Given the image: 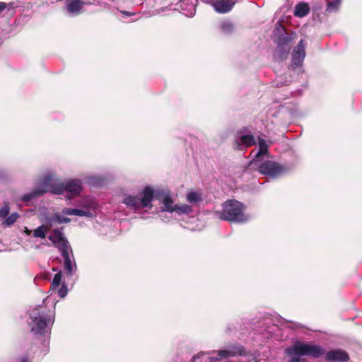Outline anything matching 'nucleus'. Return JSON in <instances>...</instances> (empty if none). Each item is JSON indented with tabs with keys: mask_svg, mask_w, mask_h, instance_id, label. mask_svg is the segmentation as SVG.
Returning a JSON list of instances; mask_svg holds the SVG:
<instances>
[{
	"mask_svg": "<svg viewBox=\"0 0 362 362\" xmlns=\"http://www.w3.org/2000/svg\"><path fill=\"white\" fill-rule=\"evenodd\" d=\"M18 217H19V215L18 213H16V212L12 213L8 217L6 218L3 224L5 226H11L17 221Z\"/></svg>",
	"mask_w": 362,
	"mask_h": 362,
	"instance_id": "27",
	"label": "nucleus"
},
{
	"mask_svg": "<svg viewBox=\"0 0 362 362\" xmlns=\"http://www.w3.org/2000/svg\"><path fill=\"white\" fill-rule=\"evenodd\" d=\"M46 218L48 220L49 223L52 224V226H53L54 223H57L60 224L69 223L71 221V219L69 218L64 217L59 213H56L52 216H47Z\"/></svg>",
	"mask_w": 362,
	"mask_h": 362,
	"instance_id": "21",
	"label": "nucleus"
},
{
	"mask_svg": "<svg viewBox=\"0 0 362 362\" xmlns=\"http://www.w3.org/2000/svg\"><path fill=\"white\" fill-rule=\"evenodd\" d=\"M87 181L89 184L94 185V186H98L101 184L102 180L95 176H90L87 178Z\"/></svg>",
	"mask_w": 362,
	"mask_h": 362,
	"instance_id": "29",
	"label": "nucleus"
},
{
	"mask_svg": "<svg viewBox=\"0 0 362 362\" xmlns=\"http://www.w3.org/2000/svg\"><path fill=\"white\" fill-rule=\"evenodd\" d=\"M20 362H28V360L26 358H23Z\"/></svg>",
	"mask_w": 362,
	"mask_h": 362,
	"instance_id": "34",
	"label": "nucleus"
},
{
	"mask_svg": "<svg viewBox=\"0 0 362 362\" xmlns=\"http://www.w3.org/2000/svg\"><path fill=\"white\" fill-rule=\"evenodd\" d=\"M221 29L223 33L230 35L234 30V25L230 21H226L221 23Z\"/></svg>",
	"mask_w": 362,
	"mask_h": 362,
	"instance_id": "26",
	"label": "nucleus"
},
{
	"mask_svg": "<svg viewBox=\"0 0 362 362\" xmlns=\"http://www.w3.org/2000/svg\"><path fill=\"white\" fill-rule=\"evenodd\" d=\"M62 214L69 216H78L85 217H93V213L85 211L81 209L64 208L62 211Z\"/></svg>",
	"mask_w": 362,
	"mask_h": 362,
	"instance_id": "18",
	"label": "nucleus"
},
{
	"mask_svg": "<svg viewBox=\"0 0 362 362\" xmlns=\"http://www.w3.org/2000/svg\"><path fill=\"white\" fill-rule=\"evenodd\" d=\"M62 230V228L54 229L48 238L58 248L64 259V269L66 275L72 276L76 271L77 266L71 247Z\"/></svg>",
	"mask_w": 362,
	"mask_h": 362,
	"instance_id": "2",
	"label": "nucleus"
},
{
	"mask_svg": "<svg viewBox=\"0 0 362 362\" xmlns=\"http://www.w3.org/2000/svg\"><path fill=\"white\" fill-rule=\"evenodd\" d=\"M67 293H68L67 287L65 285V284H63L62 286L58 290V295L61 298H63L67 295Z\"/></svg>",
	"mask_w": 362,
	"mask_h": 362,
	"instance_id": "31",
	"label": "nucleus"
},
{
	"mask_svg": "<svg viewBox=\"0 0 362 362\" xmlns=\"http://www.w3.org/2000/svg\"><path fill=\"white\" fill-rule=\"evenodd\" d=\"M52 228V224L49 223L47 218H45V223L37 227L33 231V236L36 238H45L47 232Z\"/></svg>",
	"mask_w": 362,
	"mask_h": 362,
	"instance_id": "17",
	"label": "nucleus"
},
{
	"mask_svg": "<svg viewBox=\"0 0 362 362\" xmlns=\"http://www.w3.org/2000/svg\"><path fill=\"white\" fill-rule=\"evenodd\" d=\"M259 150L255 153V159L249 163L251 168H257L259 173L267 175L270 177H276L285 171L284 166L272 160H266L258 163L262 160V157L268 153V145L266 141L262 138L258 139Z\"/></svg>",
	"mask_w": 362,
	"mask_h": 362,
	"instance_id": "4",
	"label": "nucleus"
},
{
	"mask_svg": "<svg viewBox=\"0 0 362 362\" xmlns=\"http://www.w3.org/2000/svg\"><path fill=\"white\" fill-rule=\"evenodd\" d=\"M42 196L36 188H35L30 192L25 194L22 196L21 200L24 202H28L37 197Z\"/></svg>",
	"mask_w": 362,
	"mask_h": 362,
	"instance_id": "25",
	"label": "nucleus"
},
{
	"mask_svg": "<svg viewBox=\"0 0 362 362\" xmlns=\"http://www.w3.org/2000/svg\"><path fill=\"white\" fill-rule=\"evenodd\" d=\"M309 11L308 4L305 2H300L296 5L293 14L296 17L303 18L308 14Z\"/></svg>",
	"mask_w": 362,
	"mask_h": 362,
	"instance_id": "19",
	"label": "nucleus"
},
{
	"mask_svg": "<svg viewBox=\"0 0 362 362\" xmlns=\"http://www.w3.org/2000/svg\"><path fill=\"white\" fill-rule=\"evenodd\" d=\"M245 207L243 203L237 200H228L223 204L222 212L219 218L230 222L244 223L249 220L248 216L245 215Z\"/></svg>",
	"mask_w": 362,
	"mask_h": 362,
	"instance_id": "6",
	"label": "nucleus"
},
{
	"mask_svg": "<svg viewBox=\"0 0 362 362\" xmlns=\"http://www.w3.org/2000/svg\"><path fill=\"white\" fill-rule=\"evenodd\" d=\"M236 148L243 150L255 144V138L252 134H243L238 132L235 137Z\"/></svg>",
	"mask_w": 362,
	"mask_h": 362,
	"instance_id": "13",
	"label": "nucleus"
},
{
	"mask_svg": "<svg viewBox=\"0 0 362 362\" xmlns=\"http://www.w3.org/2000/svg\"><path fill=\"white\" fill-rule=\"evenodd\" d=\"M65 193L66 197L71 200L74 197L80 194L82 191V182L79 179L70 180L64 182Z\"/></svg>",
	"mask_w": 362,
	"mask_h": 362,
	"instance_id": "10",
	"label": "nucleus"
},
{
	"mask_svg": "<svg viewBox=\"0 0 362 362\" xmlns=\"http://www.w3.org/2000/svg\"><path fill=\"white\" fill-rule=\"evenodd\" d=\"M123 13H124V14H127V15H128V14H129V13H128V12H123Z\"/></svg>",
	"mask_w": 362,
	"mask_h": 362,
	"instance_id": "35",
	"label": "nucleus"
},
{
	"mask_svg": "<svg viewBox=\"0 0 362 362\" xmlns=\"http://www.w3.org/2000/svg\"><path fill=\"white\" fill-rule=\"evenodd\" d=\"M293 39V34L284 33L279 35L276 41L277 47L274 53L276 59L283 61L287 57Z\"/></svg>",
	"mask_w": 362,
	"mask_h": 362,
	"instance_id": "7",
	"label": "nucleus"
},
{
	"mask_svg": "<svg viewBox=\"0 0 362 362\" xmlns=\"http://www.w3.org/2000/svg\"><path fill=\"white\" fill-rule=\"evenodd\" d=\"M85 2L83 0H66V10L71 16H76L81 13Z\"/></svg>",
	"mask_w": 362,
	"mask_h": 362,
	"instance_id": "12",
	"label": "nucleus"
},
{
	"mask_svg": "<svg viewBox=\"0 0 362 362\" xmlns=\"http://www.w3.org/2000/svg\"><path fill=\"white\" fill-rule=\"evenodd\" d=\"M7 4L4 2H0V11L4 10L6 7Z\"/></svg>",
	"mask_w": 362,
	"mask_h": 362,
	"instance_id": "32",
	"label": "nucleus"
},
{
	"mask_svg": "<svg viewBox=\"0 0 362 362\" xmlns=\"http://www.w3.org/2000/svg\"><path fill=\"white\" fill-rule=\"evenodd\" d=\"M80 206L83 208L82 209L92 212L93 217L95 215L98 204L94 199L89 197H83L81 201Z\"/></svg>",
	"mask_w": 362,
	"mask_h": 362,
	"instance_id": "16",
	"label": "nucleus"
},
{
	"mask_svg": "<svg viewBox=\"0 0 362 362\" xmlns=\"http://www.w3.org/2000/svg\"><path fill=\"white\" fill-rule=\"evenodd\" d=\"M325 358L328 362H346L349 359V354L344 350L335 349L325 352Z\"/></svg>",
	"mask_w": 362,
	"mask_h": 362,
	"instance_id": "11",
	"label": "nucleus"
},
{
	"mask_svg": "<svg viewBox=\"0 0 362 362\" xmlns=\"http://www.w3.org/2000/svg\"><path fill=\"white\" fill-rule=\"evenodd\" d=\"M154 197L162 204L159 216L164 221L163 213H173L175 208V204H174V201L169 192L158 191L155 192L151 187L146 186L136 195L125 196L122 202L129 209L134 212H139L141 210H151L153 207L152 201Z\"/></svg>",
	"mask_w": 362,
	"mask_h": 362,
	"instance_id": "1",
	"label": "nucleus"
},
{
	"mask_svg": "<svg viewBox=\"0 0 362 362\" xmlns=\"http://www.w3.org/2000/svg\"><path fill=\"white\" fill-rule=\"evenodd\" d=\"M326 11L328 13H335L338 11L341 0H326Z\"/></svg>",
	"mask_w": 362,
	"mask_h": 362,
	"instance_id": "23",
	"label": "nucleus"
},
{
	"mask_svg": "<svg viewBox=\"0 0 362 362\" xmlns=\"http://www.w3.org/2000/svg\"><path fill=\"white\" fill-rule=\"evenodd\" d=\"M192 206L186 204H175L174 212L178 216H189L192 213Z\"/></svg>",
	"mask_w": 362,
	"mask_h": 362,
	"instance_id": "20",
	"label": "nucleus"
},
{
	"mask_svg": "<svg viewBox=\"0 0 362 362\" xmlns=\"http://www.w3.org/2000/svg\"><path fill=\"white\" fill-rule=\"evenodd\" d=\"M25 233L28 235H30L31 233L33 234V231L31 230H29L28 228H25Z\"/></svg>",
	"mask_w": 362,
	"mask_h": 362,
	"instance_id": "33",
	"label": "nucleus"
},
{
	"mask_svg": "<svg viewBox=\"0 0 362 362\" xmlns=\"http://www.w3.org/2000/svg\"><path fill=\"white\" fill-rule=\"evenodd\" d=\"M54 182L53 175L52 174H47L40 180L38 185L35 188L42 195L49 192Z\"/></svg>",
	"mask_w": 362,
	"mask_h": 362,
	"instance_id": "14",
	"label": "nucleus"
},
{
	"mask_svg": "<svg viewBox=\"0 0 362 362\" xmlns=\"http://www.w3.org/2000/svg\"><path fill=\"white\" fill-rule=\"evenodd\" d=\"M305 46L303 40H300L298 45L294 48L292 52V64L293 69L298 66H301L305 57Z\"/></svg>",
	"mask_w": 362,
	"mask_h": 362,
	"instance_id": "9",
	"label": "nucleus"
},
{
	"mask_svg": "<svg viewBox=\"0 0 362 362\" xmlns=\"http://www.w3.org/2000/svg\"><path fill=\"white\" fill-rule=\"evenodd\" d=\"M10 208L7 204H5L1 209H0V218H6L8 215L9 214Z\"/></svg>",
	"mask_w": 362,
	"mask_h": 362,
	"instance_id": "30",
	"label": "nucleus"
},
{
	"mask_svg": "<svg viewBox=\"0 0 362 362\" xmlns=\"http://www.w3.org/2000/svg\"><path fill=\"white\" fill-rule=\"evenodd\" d=\"M325 352V350L319 345L301 341H296L285 349V354L289 357L287 362H305L302 356L318 358Z\"/></svg>",
	"mask_w": 362,
	"mask_h": 362,
	"instance_id": "5",
	"label": "nucleus"
},
{
	"mask_svg": "<svg viewBox=\"0 0 362 362\" xmlns=\"http://www.w3.org/2000/svg\"><path fill=\"white\" fill-rule=\"evenodd\" d=\"M187 201L192 204H196L203 200L202 194L199 192H190L187 194Z\"/></svg>",
	"mask_w": 362,
	"mask_h": 362,
	"instance_id": "22",
	"label": "nucleus"
},
{
	"mask_svg": "<svg viewBox=\"0 0 362 362\" xmlns=\"http://www.w3.org/2000/svg\"><path fill=\"white\" fill-rule=\"evenodd\" d=\"M238 0H217L214 4V8L218 13H226L229 12Z\"/></svg>",
	"mask_w": 362,
	"mask_h": 362,
	"instance_id": "15",
	"label": "nucleus"
},
{
	"mask_svg": "<svg viewBox=\"0 0 362 362\" xmlns=\"http://www.w3.org/2000/svg\"><path fill=\"white\" fill-rule=\"evenodd\" d=\"M49 192L54 194H63L64 193H65L64 182H54Z\"/></svg>",
	"mask_w": 362,
	"mask_h": 362,
	"instance_id": "24",
	"label": "nucleus"
},
{
	"mask_svg": "<svg viewBox=\"0 0 362 362\" xmlns=\"http://www.w3.org/2000/svg\"><path fill=\"white\" fill-rule=\"evenodd\" d=\"M62 281V272L59 271L54 276L53 280L51 284L50 289L54 290L57 288Z\"/></svg>",
	"mask_w": 362,
	"mask_h": 362,
	"instance_id": "28",
	"label": "nucleus"
},
{
	"mask_svg": "<svg viewBox=\"0 0 362 362\" xmlns=\"http://www.w3.org/2000/svg\"><path fill=\"white\" fill-rule=\"evenodd\" d=\"M28 325L30 332L35 336H46L50 334L54 322V315L47 312L45 307L37 305L29 311Z\"/></svg>",
	"mask_w": 362,
	"mask_h": 362,
	"instance_id": "3",
	"label": "nucleus"
},
{
	"mask_svg": "<svg viewBox=\"0 0 362 362\" xmlns=\"http://www.w3.org/2000/svg\"><path fill=\"white\" fill-rule=\"evenodd\" d=\"M216 357H210L209 359L211 361H216L221 358H228L230 357H235L237 356H245L246 351L245 348L240 344H235L228 346L227 349L220 350L217 352Z\"/></svg>",
	"mask_w": 362,
	"mask_h": 362,
	"instance_id": "8",
	"label": "nucleus"
}]
</instances>
